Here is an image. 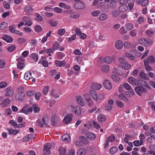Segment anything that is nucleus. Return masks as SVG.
<instances>
[{"label":"nucleus","instance_id":"obj_16","mask_svg":"<svg viewBox=\"0 0 155 155\" xmlns=\"http://www.w3.org/2000/svg\"><path fill=\"white\" fill-rule=\"evenodd\" d=\"M123 44L122 41L121 40L117 41L115 43V47L118 49L120 50L123 47Z\"/></svg>","mask_w":155,"mask_h":155},{"label":"nucleus","instance_id":"obj_58","mask_svg":"<svg viewBox=\"0 0 155 155\" xmlns=\"http://www.w3.org/2000/svg\"><path fill=\"white\" fill-rule=\"evenodd\" d=\"M107 140L110 142H113L115 140V137L113 135H111L107 137Z\"/></svg>","mask_w":155,"mask_h":155},{"label":"nucleus","instance_id":"obj_50","mask_svg":"<svg viewBox=\"0 0 155 155\" xmlns=\"http://www.w3.org/2000/svg\"><path fill=\"white\" fill-rule=\"evenodd\" d=\"M122 86L126 90H131L132 88L131 87L129 84L126 83H124L122 85Z\"/></svg>","mask_w":155,"mask_h":155},{"label":"nucleus","instance_id":"obj_21","mask_svg":"<svg viewBox=\"0 0 155 155\" xmlns=\"http://www.w3.org/2000/svg\"><path fill=\"white\" fill-rule=\"evenodd\" d=\"M97 119L99 122L102 123L106 120V117L105 115L101 114L98 116Z\"/></svg>","mask_w":155,"mask_h":155},{"label":"nucleus","instance_id":"obj_54","mask_svg":"<svg viewBox=\"0 0 155 155\" xmlns=\"http://www.w3.org/2000/svg\"><path fill=\"white\" fill-rule=\"evenodd\" d=\"M93 126L96 129H99L101 127V126L97 122L94 121L93 123Z\"/></svg>","mask_w":155,"mask_h":155},{"label":"nucleus","instance_id":"obj_59","mask_svg":"<svg viewBox=\"0 0 155 155\" xmlns=\"http://www.w3.org/2000/svg\"><path fill=\"white\" fill-rule=\"evenodd\" d=\"M18 41L20 44H22L24 43L26 41V40L24 38L21 37L18 39Z\"/></svg>","mask_w":155,"mask_h":155},{"label":"nucleus","instance_id":"obj_37","mask_svg":"<svg viewBox=\"0 0 155 155\" xmlns=\"http://www.w3.org/2000/svg\"><path fill=\"white\" fill-rule=\"evenodd\" d=\"M125 56L127 58L131 60H134L135 59V57L129 52L126 53Z\"/></svg>","mask_w":155,"mask_h":155},{"label":"nucleus","instance_id":"obj_53","mask_svg":"<svg viewBox=\"0 0 155 155\" xmlns=\"http://www.w3.org/2000/svg\"><path fill=\"white\" fill-rule=\"evenodd\" d=\"M49 87L48 86H46L44 88L42 92L44 95H46L47 94L49 90Z\"/></svg>","mask_w":155,"mask_h":155},{"label":"nucleus","instance_id":"obj_55","mask_svg":"<svg viewBox=\"0 0 155 155\" xmlns=\"http://www.w3.org/2000/svg\"><path fill=\"white\" fill-rule=\"evenodd\" d=\"M118 98L120 99L124 100V101H127L128 99L124 96L123 94H120L118 95Z\"/></svg>","mask_w":155,"mask_h":155},{"label":"nucleus","instance_id":"obj_64","mask_svg":"<svg viewBox=\"0 0 155 155\" xmlns=\"http://www.w3.org/2000/svg\"><path fill=\"white\" fill-rule=\"evenodd\" d=\"M120 33L122 35H124L127 33V31L125 30L124 27H121L119 30Z\"/></svg>","mask_w":155,"mask_h":155},{"label":"nucleus","instance_id":"obj_18","mask_svg":"<svg viewBox=\"0 0 155 155\" xmlns=\"http://www.w3.org/2000/svg\"><path fill=\"white\" fill-rule=\"evenodd\" d=\"M24 10L26 13L29 14L31 12L33 11L34 9L32 8L31 6L27 5L25 6L24 7Z\"/></svg>","mask_w":155,"mask_h":155},{"label":"nucleus","instance_id":"obj_15","mask_svg":"<svg viewBox=\"0 0 155 155\" xmlns=\"http://www.w3.org/2000/svg\"><path fill=\"white\" fill-rule=\"evenodd\" d=\"M128 81L131 84L136 85L138 83V81L133 77H130L128 79Z\"/></svg>","mask_w":155,"mask_h":155},{"label":"nucleus","instance_id":"obj_4","mask_svg":"<svg viewBox=\"0 0 155 155\" xmlns=\"http://www.w3.org/2000/svg\"><path fill=\"white\" fill-rule=\"evenodd\" d=\"M69 108L71 111H74L75 114L77 115H79L81 113V108L79 106L71 105L70 106Z\"/></svg>","mask_w":155,"mask_h":155},{"label":"nucleus","instance_id":"obj_28","mask_svg":"<svg viewBox=\"0 0 155 155\" xmlns=\"http://www.w3.org/2000/svg\"><path fill=\"white\" fill-rule=\"evenodd\" d=\"M86 136L89 140H94L96 138L95 135L91 133H88L86 134Z\"/></svg>","mask_w":155,"mask_h":155},{"label":"nucleus","instance_id":"obj_3","mask_svg":"<svg viewBox=\"0 0 155 155\" xmlns=\"http://www.w3.org/2000/svg\"><path fill=\"white\" fill-rule=\"evenodd\" d=\"M51 147V143H45L43 149V155H50V149Z\"/></svg>","mask_w":155,"mask_h":155},{"label":"nucleus","instance_id":"obj_40","mask_svg":"<svg viewBox=\"0 0 155 155\" xmlns=\"http://www.w3.org/2000/svg\"><path fill=\"white\" fill-rule=\"evenodd\" d=\"M8 134L10 135L13 134L14 135H16L19 132V130H17L9 129L8 130Z\"/></svg>","mask_w":155,"mask_h":155},{"label":"nucleus","instance_id":"obj_8","mask_svg":"<svg viewBox=\"0 0 155 155\" xmlns=\"http://www.w3.org/2000/svg\"><path fill=\"white\" fill-rule=\"evenodd\" d=\"M73 116L71 114H67L64 117L63 119V122L64 124H68L72 120Z\"/></svg>","mask_w":155,"mask_h":155},{"label":"nucleus","instance_id":"obj_35","mask_svg":"<svg viewBox=\"0 0 155 155\" xmlns=\"http://www.w3.org/2000/svg\"><path fill=\"white\" fill-rule=\"evenodd\" d=\"M58 118L55 115H53L51 117L52 124L53 125H55V123L58 120Z\"/></svg>","mask_w":155,"mask_h":155},{"label":"nucleus","instance_id":"obj_63","mask_svg":"<svg viewBox=\"0 0 155 155\" xmlns=\"http://www.w3.org/2000/svg\"><path fill=\"white\" fill-rule=\"evenodd\" d=\"M120 14L119 11L117 10H114L112 12V14L114 17H117L119 16Z\"/></svg>","mask_w":155,"mask_h":155},{"label":"nucleus","instance_id":"obj_41","mask_svg":"<svg viewBox=\"0 0 155 155\" xmlns=\"http://www.w3.org/2000/svg\"><path fill=\"white\" fill-rule=\"evenodd\" d=\"M79 140L84 143L86 144L89 143V141L85 137L83 136H81L79 138Z\"/></svg>","mask_w":155,"mask_h":155},{"label":"nucleus","instance_id":"obj_23","mask_svg":"<svg viewBox=\"0 0 155 155\" xmlns=\"http://www.w3.org/2000/svg\"><path fill=\"white\" fill-rule=\"evenodd\" d=\"M89 93L93 98L95 101H97L98 100V97L96 91L92 90L89 91Z\"/></svg>","mask_w":155,"mask_h":155},{"label":"nucleus","instance_id":"obj_43","mask_svg":"<svg viewBox=\"0 0 155 155\" xmlns=\"http://www.w3.org/2000/svg\"><path fill=\"white\" fill-rule=\"evenodd\" d=\"M131 138V137L130 135L126 134H125V137L123 141L124 143H127L128 142L129 140H130Z\"/></svg>","mask_w":155,"mask_h":155},{"label":"nucleus","instance_id":"obj_27","mask_svg":"<svg viewBox=\"0 0 155 155\" xmlns=\"http://www.w3.org/2000/svg\"><path fill=\"white\" fill-rule=\"evenodd\" d=\"M24 78L27 80H30L31 78H32L31 71L26 72L24 75Z\"/></svg>","mask_w":155,"mask_h":155},{"label":"nucleus","instance_id":"obj_44","mask_svg":"<svg viewBox=\"0 0 155 155\" xmlns=\"http://www.w3.org/2000/svg\"><path fill=\"white\" fill-rule=\"evenodd\" d=\"M123 45L124 47L126 49H128L131 46L130 42L128 41L124 42V43Z\"/></svg>","mask_w":155,"mask_h":155},{"label":"nucleus","instance_id":"obj_20","mask_svg":"<svg viewBox=\"0 0 155 155\" xmlns=\"http://www.w3.org/2000/svg\"><path fill=\"white\" fill-rule=\"evenodd\" d=\"M102 85L100 84L94 83L91 86V88L94 90H99L102 87Z\"/></svg>","mask_w":155,"mask_h":155},{"label":"nucleus","instance_id":"obj_19","mask_svg":"<svg viewBox=\"0 0 155 155\" xmlns=\"http://www.w3.org/2000/svg\"><path fill=\"white\" fill-rule=\"evenodd\" d=\"M101 70L102 72L104 73H107L109 71L110 68L107 64H104L102 66Z\"/></svg>","mask_w":155,"mask_h":155},{"label":"nucleus","instance_id":"obj_60","mask_svg":"<svg viewBox=\"0 0 155 155\" xmlns=\"http://www.w3.org/2000/svg\"><path fill=\"white\" fill-rule=\"evenodd\" d=\"M146 34L149 37H151L154 35V32L152 30H147L146 31Z\"/></svg>","mask_w":155,"mask_h":155},{"label":"nucleus","instance_id":"obj_46","mask_svg":"<svg viewBox=\"0 0 155 155\" xmlns=\"http://www.w3.org/2000/svg\"><path fill=\"white\" fill-rule=\"evenodd\" d=\"M99 19L101 21L105 20L107 18V15L104 13L101 14L99 16Z\"/></svg>","mask_w":155,"mask_h":155},{"label":"nucleus","instance_id":"obj_31","mask_svg":"<svg viewBox=\"0 0 155 155\" xmlns=\"http://www.w3.org/2000/svg\"><path fill=\"white\" fill-rule=\"evenodd\" d=\"M111 78L115 82H117L120 80V77L118 75L115 74L112 75Z\"/></svg>","mask_w":155,"mask_h":155},{"label":"nucleus","instance_id":"obj_26","mask_svg":"<svg viewBox=\"0 0 155 155\" xmlns=\"http://www.w3.org/2000/svg\"><path fill=\"white\" fill-rule=\"evenodd\" d=\"M2 38L4 40L8 42H12L13 41V39L12 37L8 35H4Z\"/></svg>","mask_w":155,"mask_h":155},{"label":"nucleus","instance_id":"obj_45","mask_svg":"<svg viewBox=\"0 0 155 155\" xmlns=\"http://www.w3.org/2000/svg\"><path fill=\"white\" fill-rule=\"evenodd\" d=\"M8 24L5 22H2L0 24V30L5 29L7 26Z\"/></svg>","mask_w":155,"mask_h":155},{"label":"nucleus","instance_id":"obj_29","mask_svg":"<svg viewBox=\"0 0 155 155\" xmlns=\"http://www.w3.org/2000/svg\"><path fill=\"white\" fill-rule=\"evenodd\" d=\"M55 64L56 66L58 67H61L63 65H64L65 64V62L64 61H60L58 60H56L55 61Z\"/></svg>","mask_w":155,"mask_h":155},{"label":"nucleus","instance_id":"obj_42","mask_svg":"<svg viewBox=\"0 0 155 155\" xmlns=\"http://www.w3.org/2000/svg\"><path fill=\"white\" fill-rule=\"evenodd\" d=\"M30 56L35 61H38V56L37 54H32L30 55Z\"/></svg>","mask_w":155,"mask_h":155},{"label":"nucleus","instance_id":"obj_12","mask_svg":"<svg viewBox=\"0 0 155 155\" xmlns=\"http://www.w3.org/2000/svg\"><path fill=\"white\" fill-rule=\"evenodd\" d=\"M5 91H6V93L5 94L6 96L11 97L13 96L14 92L12 89L11 86L5 89Z\"/></svg>","mask_w":155,"mask_h":155},{"label":"nucleus","instance_id":"obj_38","mask_svg":"<svg viewBox=\"0 0 155 155\" xmlns=\"http://www.w3.org/2000/svg\"><path fill=\"white\" fill-rule=\"evenodd\" d=\"M86 153V150L83 148L79 149L77 151V155H85Z\"/></svg>","mask_w":155,"mask_h":155},{"label":"nucleus","instance_id":"obj_10","mask_svg":"<svg viewBox=\"0 0 155 155\" xmlns=\"http://www.w3.org/2000/svg\"><path fill=\"white\" fill-rule=\"evenodd\" d=\"M103 84L104 87L107 89L110 90L112 88V84L108 80H105L103 82Z\"/></svg>","mask_w":155,"mask_h":155},{"label":"nucleus","instance_id":"obj_51","mask_svg":"<svg viewBox=\"0 0 155 155\" xmlns=\"http://www.w3.org/2000/svg\"><path fill=\"white\" fill-rule=\"evenodd\" d=\"M134 145L136 147H138L139 146H141L143 144V143H142L141 141H139L138 140H136L133 142Z\"/></svg>","mask_w":155,"mask_h":155},{"label":"nucleus","instance_id":"obj_9","mask_svg":"<svg viewBox=\"0 0 155 155\" xmlns=\"http://www.w3.org/2000/svg\"><path fill=\"white\" fill-rule=\"evenodd\" d=\"M144 64L145 65L150 63H153L155 61L154 58L151 56H149L147 59L144 60Z\"/></svg>","mask_w":155,"mask_h":155},{"label":"nucleus","instance_id":"obj_57","mask_svg":"<svg viewBox=\"0 0 155 155\" xmlns=\"http://www.w3.org/2000/svg\"><path fill=\"white\" fill-rule=\"evenodd\" d=\"M129 33L130 35L132 37L136 36L137 35V31L136 29H134L130 31Z\"/></svg>","mask_w":155,"mask_h":155},{"label":"nucleus","instance_id":"obj_48","mask_svg":"<svg viewBox=\"0 0 155 155\" xmlns=\"http://www.w3.org/2000/svg\"><path fill=\"white\" fill-rule=\"evenodd\" d=\"M117 148L116 147H113L111 148L109 150V152L111 154L115 153L117 151Z\"/></svg>","mask_w":155,"mask_h":155},{"label":"nucleus","instance_id":"obj_47","mask_svg":"<svg viewBox=\"0 0 155 155\" xmlns=\"http://www.w3.org/2000/svg\"><path fill=\"white\" fill-rule=\"evenodd\" d=\"M33 108L34 112L35 113L38 112L40 110V108L39 107H38V105H37L36 104H33Z\"/></svg>","mask_w":155,"mask_h":155},{"label":"nucleus","instance_id":"obj_39","mask_svg":"<svg viewBox=\"0 0 155 155\" xmlns=\"http://www.w3.org/2000/svg\"><path fill=\"white\" fill-rule=\"evenodd\" d=\"M125 28L126 29L130 31L132 30L134 28V25L131 23H127L125 25Z\"/></svg>","mask_w":155,"mask_h":155},{"label":"nucleus","instance_id":"obj_33","mask_svg":"<svg viewBox=\"0 0 155 155\" xmlns=\"http://www.w3.org/2000/svg\"><path fill=\"white\" fill-rule=\"evenodd\" d=\"M130 90V91H126L125 92V94L127 96L129 97H131L135 94L134 91L133 89Z\"/></svg>","mask_w":155,"mask_h":155},{"label":"nucleus","instance_id":"obj_24","mask_svg":"<svg viewBox=\"0 0 155 155\" xmlns=\"http://www.w3.org/2000/svg\"><path fill=\"white\" fill-rule=\"evenodd\" d=\"M104 62L107 64L111 63L114 61V58L112 57L107 56L105 57L104 59Z\"/></svg>","mask_w":155,"mask_h":155},{"label":"nucleus","instance_id":"obj_32","mask_svg":"<svg viewBox=\"0 0 155 155\" xmlns=\"http://www.w3.org/2000/svg\"><path fill=\"white\" fill-rule=\"evenodd\" d=\"M128 8L126 5H122L120 7V11L122 12H124L128 9Z\"/></svg>","mask_w":155,"mask_h":155},{"label":"nucleus","instance_id":"obj_5","mask_svg":"<svg viewBox=\"0 0 155 155\" xmlns=\"http://www.w3.org/2000/svg\"><path fill=\"white\" fill-rule=\"evenodd\" d=\"M138 41L140 44L145 46H148L153 43V41L152 40H148L144 38L140 39Z\"/></svg>","mask_w":155,"mask_h":155},{"label":"nucleus","instance_id":"obj_56","mask_svg":"<svg viewBox=\"0 0 155 155\" xmlns=\"http://www.w3.org/2000/svg\"><path fill=\"white\" fill-rule=\"evenodd\" d=\"M42 95V94L40 92H37L36 93L34 96L35 99L37 101H39L40 100V97Z\"/></svg>","mask_w":155,"mask_h":155},{"label":"nucleus","instance_id":"obj_34","mask_svg":"<svg viewBox=\"0 0 155 155\" xmlns=\"http://www.w3.org/2000/svg\"><path fill=\"white\" fill-rule=\"evenodd\" d=\"M58 151L60 155H65L66 153V149L64 147H60Z\"/></svg>","mask_w":155,"mask_h":155},{"label":"nucleus","instance_id":"obj_30","mask_svg":"<svg viewBox=\"0 0 155 155\" xmlns=\"http://www.w3.org/2000/svg\"><path fill=\"white\" fill-rule=\"evenodd\" d=\"M44 57H42L38 62L40 63L41 62L42 65L45 67H47L48 65V62L47 61H43Z\"/></svg>","mask_w":155,"mask_h":155},{"label":"nucleus","instance_id":"obj_36","mask_svg":"<svg viewBox=\"0 0 155 155\" xmlns=\"http://www.w3.org/2000/svg\"><path fill=\"white\" fill-rule=\"evenodd\" d=\"M62 140L63 141L65 142L69 141L70 140V135L68 134H64L63 135L62 137Z\"/></svg>","mask_w":155,"mask_h":155},{"label":"nucleus","instance_id":"obj_1","mask_svg":"<svg viewBox=\"0 0 155 155\" xmlns=\"http://www.w3.org/2000/svg\"><path fill=\"white\" fill-rule=\"evenodd\" d=\"M118 61L120 63L119 66L122 69L127 70L131 68V65L129 64L126 59L120 58L119 59Z\"/></svg>","mask_w":155,"mask_h":155},{"label":"nucleus","instance_id":"obj_52","mask_svg":"<svg viewBox=\"0 0 155 155\" xmlns=\"http://www.w3.org/2000/svg\"><path fill=\"white\" fill-rule=\"evenodd\" d=\"M101 13L99 10H95L91 13V15L93 17H97Z\"/></svg>","mask_w":155,"mask_h":155},{"label":"nucleus","instance_id":"obj_17","mask_svg":"<svg viewBox=\"0 0 155 155\" xmlns=\"http://www.w3.org/2000/svg\"><path fill=\"white\" fill-rule=\"evenodd\" d=\"M25 96V94L24 93L23 90H21L16 95V97L19 100H23Z\"/></svg>","mask_w":155,"mask_h":155},{"label":"nucleus","instance_id":"obj_49","mask_svg":"<svg viewBox=\"0 0 155 155\" xmlns=\"http://www.w3.org/2000/svg\"><path fill=\"white\" fill-rule=\"evenodd\" d=\"M59 6L61 8L67 9H70L71 8V7L69 6L66 5L65 4L62 2L59 3Z\"/></svg>","mask_w":155,"mask_h":155},{"label":"nucleus","instance_id":"obj_2","mask_svg":"<svg viewBox=\"0 0 155 155\" xmlns=\"http://www.w3.org/2000/svg\"><path fill=\"white\" fill-rule=\"evenodd\" d=\"M136 93L139 96H141L143 93H146L147 92V89L141 86L136 87L135 88Z\"/></svg>","mask_w":155,"mask_h":155},{"label":"nucleus","instance_id":"obj_25","mask_svg":"<svg viewBox=\"0 0 155 155\" xmlns=\"http://www.w3.org/2000/svg\"><path fill=\"white\" fill-rule=\"evenodd\" d=\"M77 102L81 106H83L85 104L83 98L81 96H77L76 98Z\"/></svg>","mask_w":155,"mask_h":155},{"label":"nucleus","instance_id":"obj_62","mask_svg":"<svg viewBox=\"0 0 155 155\" xmlns=\"http://www.w3.org/2000/svg\"><path fill=\"white\" fill-rule=\"evenodd\" d=\"M65 31L64 29H60L58 30V33L60 35H62L64 34Z\"/></svg>","mask_w":155,"mask_h":155},{"label":"nucleus","instance_id":"obj_7","mask_svg":"<svg viewBox=\"0 0 155 155\" xmlns=\"http://www.w3.org/2000/svg\"><path fill=\"white\" fill-rule=\"evenodd\" d=\"M114 101L112 99L108 100L107 103L106 104L104 107L105 110H111L113 108V105L114 104Z\"/></svg>","mask_w":155,"mask_h":155},{"label":"nucleus","instance_id":"obj_22","mask_svg":"<svg viewBox=\"0 0 155 155\" xmlns=\"http://www.w3.org/2000/svg\"><path fill=\"white\" fill-rule=\"evenodd\" d=\"M10 100L8 98L5 99L2 101L0 104V105L2 106V107H6L10 103Z\"/></svg>","mask_w":155,"mask_h":155},{"label":"nucleus","instance_id":"obj_11","mask_svg":"<svg viewBox=\"0 0 155 155\" xmlns=\"http://www.w3.org/2000/svg\"><path fill=\"white\" fill-rule=\"evenodd\" d=\"M74 7L77 9H82L85 8V5L83 2H77L74 4Z\"/></svg>","mask_w":155,"mask_h":155},{"label":"nucleus","instance_id":"obj_6","mask_svg":"<svg viewBox=\"0 0 155 155\" xmlns=\"http://www.w3.org/2000/svg\"><path fill=\"white\" fill-rule=\"evenodd\" d=\"M50 94L55 99H58L60 95V91L57 88L52 89L50 91Z\"/></svg>","mask_w":155,"mask_h":155},{"label":"nucleus","instance_id":"obj_14","mask_svg":"<svg viewBox=\"0 0 155 155\" xmlns=\"http://www.w3.org/2000/svg\"><path fill=\"white\" fill-rule=\"evenodd\" d=\"M139 77L147 80H149V78L147 76V74L144 73V71L143 70H141L139 72Z\"/></svg>","mask_w":155,"mask_h":155},{"label":"nucleus","instance_id":"obj_13","mask_svg":"<svg viewBox=\"0 0 155 155\" xmlns=\"http://www.w3.org/2000/svg\"><path fill=\"white\" fill-rule=\"evenodd\" d=\"M34 135L33 134H31L25 136L22 139L23 142L25 143L28 142L34 138Z\"/></svg>","mask_w":155,"mask_h":155},{"label":"nucleus","instance_id":"obj_61","mask_svg":"<svg viewBox=\"0 0 155 155\" xmlns=\"http://www.w3.org/2000/svg\"><path fill=\"white\" fill-rule=\"evenodd\" d=\"M5 61L3 60H0V69H2L5 67Z\"/></svg>","mask_w":155,"mask_h":155}]
</instances>
